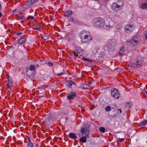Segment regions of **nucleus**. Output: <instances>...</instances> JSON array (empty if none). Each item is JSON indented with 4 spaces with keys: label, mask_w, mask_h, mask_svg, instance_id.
I'll use <instances>...</instances> for the list:
<instances>
[{
    "label": "nucleus",
    "mask_w": 147,
    "mask_h": 147,
    "mask_svg": "<svg viewBox=\"0 0 147 147\" xmlns=\"http://www.w3.org/2000/svg\"><path fill=\"white\" fill-rule=\"evenodd\" d=\"M80 36L82 42L84 43L88 42L92 39L90 33L84 30L82 31L80 33Z\"/></svg>",
    "instance_id": "nucleus-1"
},
{
    "label": "nucleus",
    "mask_w": 147,
    "mask_h": 147,
    "mask_svg": "<svg viewBox=\"0 0 147 147\" xmlns=\"http://www.w3.org/2000/svg\"><path fill=\"white\" fill-rule=\"evenodd\" d=\"M94 25L97 28L102 27L105 24V20L101 18H94L93 21Z\"/></svg>",
    "instance_id": "nucleus-2"
},
{
    "label": "nucleus",
    "mask_w": 147,
    "mask_h": 147,
    "mask_svg": "<svg viewBox=\"0 0 147 147\" xmlns=\"http://www.w3.org/2000/svg\"><path fill=\"white\" fill-rule=\"evenodd\" d=\"M84 126V127L81 128V129L82 136H88V135L90 134V125L87 123H85Z\"/></svg>",
    "instance_id": "nucleus-3"
},
{
    "label": "nucleus",
    "mask_w": 147,
    "mask_h": 147,
    "mask_svg": "<svg viewBox=\"0 0 147 147\" xmlns=\"http://www.w3.org/2000/svg\"><path fill=\"white\" fill-rule=\"evenodd\" d=\"M116 44V42L114 40H109L108 42L107 47L108 51H113L114 50V47Z\"/></svg>",
    "instance_id": "nucleus-4"
},
{
    "label": "nucleus",
    "mask_w": 147,
    "mask_h": 147,
    "mask_svg": "<svg viewBox=\"0 0 147 147\" xmlns=\"http://www.w3.org/2000/svg\"><path fill=\"white\" fill-rule=\"evenodd\" d=\"M112 96L116 99H118L120 96V93L118 90L116 89H113L111 91Z\"/></svg>",
    "instance_id": "nucleus-5"
},
{
    "label": "nucleus",
    "mask_w": 147,
    "mask_h": 147,
    "mask_svg": "<svg viewBox=\"0 0 147 147\" xmlns=\"http://www.w3.org/2000/svg\"><path fill=\"white\" fill-rule=\"evenodd\" d=\"M26 73L27 76L30 79L32 80H34L35 74H33V71L28 69H27V70Z\"/></svg>",
    "instance_id": "nucleus-6"
},
{
    "label": "nucleus",
    "mask_w": 147,
    "mask_h": 147,
    "mask_svg": "<svg viewBox=\"0 0 147 147\" xmlns=\"http://www.w3.org/2000/svg\"><path fill=\"white\" fill-rule=\"evenodd\" d=\"M125 29L127 33H130L132 31V26L131 25L127 24L125 26Z\"/></svg>",
    "instance_id": "nucleus-7"
},
{
    "label": "nucleus",
    "mask_w": 147,
    "mask_h": 147,
    "mask_svg": "<svg viewBox=\"0 0 147 147\" xmlns=\"http://www.w3.org/2000/svg\"><path fill=\"white\" fill-rule=\"evenodd\" d=\"M13 82H7V90L9 92L11 90V88L13 87Z\"/></svg>",
    "instance_id": "nucleus-8"
},
{
    "label": "nucleus",
    "mask_w": 147,
    "mask_h": 147,
    "mask_svg": "<svg viewBox=\"0 0 147 147\" xmlns=\"http://www.w3.org/2000/svg\"><path fill=\"white\" fill-rule=\"evenodd\" d=\"M76 92H71L70 93V94L69 96H67V99L68 100H71L74 99V97L76 96Z\"/></svg>",
    "instance_id": "nucleus-9"
},
{
    "label": "nucleus",
    "mask_w": 147,
    "mask_h": 147,
    "mask_svg": "<svg viewBox=\"0 0 147 147\" xmlns=\"http://www.w3.org/2000/svg\"><path fill=\"white\" fill-rule=\"evenodd\" d=\"M36 67L35 65H31L30 67L27 69L31 70L33 71V74H34L35 73V69H36Z\"/></svg>",
    "instance_id": "nucleus-10"
},
{
    "label": "nucleus",
    "mask_w": 147,
    "mask_h": 147,
    "mask_svg": "<svg viewBox=\"0 0 147 147\" xmlns=\"http://www.w3.org/2000/svg\"><path fill=\"white\" fill-rule=\"evenodd\" d=\"M73 14V12L72 11L69 10L66 11L64 15L65 17H69L71 16Z\"/></svg>",
    "instance_id": "nucleus-11"
},
{
    "label": "nucleus",
    "mask_w": 147,
    "mask_h": 147,
    "mask_svg": "<svg viewBox=\"0 0 147 147\" xmlns=\"http://www.w3.org/2000/svg\"><path fill=\"white\" fill-rule=\"evenodd\" d=\"M83 136V137H81L80 139V140L82 142H86V138H88V136Z\"/></svg>",
    "instance_id": "nucleus-12"
},
{
    "label": "nucleus",
    "mask_w": 147,
    "mask_h": 147,
    "mask_svg": "<svg viewBox=\"0 0 147 147\" xmlns=\"http://www.w3.org/2000/svg\"><path fill=\"white\" fill-rule=\"evenodd\" d=\"M69 136L70 138L73 140H75L77 138L76 136L73 133H70L69 135Z\"/></svg>",
    "instance_id": "nucleus-13"
},
{
    "label": "nucleus",
    "mask_w": 147,
    "mask_h": 147,
    "mask_svg": "<svg viewBox=\"0 0 147 147\" xmlns=\"http://www.w3.org/2000/svg\"><path fill=\"white\" fill-rule=\"evenodd\" d=\"M38 0H28L26 3L27 5H30L33 4L34 2H37Z\"/></svg>",
    "instance_id": "nucleus-14"
},
{
    "label": "nucleus",
    "mask_w": 147,
    "mask_h": 147,
    "mask_svg": "<svg viewBox=\"0 0 147 147\" xmlns=\"http://www.w3.org/2000/svg\"><path fill=\"white\" fill-rule=\"evenodd\" d=\"M125 48L124 47H122L120 49V52L119 53V55H124L125 54Z\"/></svg>",
    "instance_id": "nucleus-15"
},
{
    "label": "nucleus",
    "mask_w": 147,
    "mask_h": 147,
    "mask_svg": "<svg viewBox=\"0 0 147 147\" xmlns=\"http://www.w3.org/2000/svg\"><path fill=\"white\" fill-rule=\"evenodd\" d=\"M82 50L81 49H76V51H74L73 52V53L74 54V56L76 57H77L78 56V52L79 53L81 52Z\"/></svg>",
    "instance_id": "nucleus-16"
},
{
    "label": "nucleus",
    "mask_w": 147,
    "mask_h": 147,
    "mask_svg": "<svg viewBox=\"0 0 147 147\" xmlns=\"http://www.w3.org/2000/svg\"><path fill=\"white\" fill-rule=\"evenodd\" d=\"M27 145V147H33V144L31 142L30 138L28 139Z\"/></svg>",
    "instance_id": "nucleus-17"
},
{
    "label": "nucleus",
    "mask_w": 147,
    "mask_h": 147,
    "mask_svg": "<svg viewBox=\"0 0 147 147\" xmlns=\"http://www.w3.org/2000/svg\"><path fill=\"white\" fill-rule=\"evenodd\" d=\"M147 124V120H144L143 121L140 122L139 124V126H144Z\"/></svg>",
    "instance_id": "nucleus-18"
},
{
    "label": "nucleus",
    "mask_w": 147,
    "mask_h": 147,
    "mask_svg": "<svg viewBox=\"0 0 147 147\" xmlns=\"http://www.w3.org/2000/svg\"><path fill=\"white\" fill-rule=\"evenodd\" d=\"M147 124V120H144L143 121L140 122L139 124V126H144Z\"/></svg>",
    "instance_id": "nucleus-19"
},
{
    "label": "nucleus",
    "mask_w": 147,
    "mask_h": 147,
    "mask_svg": "<svg viewBox=\"0 0 147 147\" xmlns=\"http://www.w3.org/2000/svg\"><path fill=\"white\" fill-rule=\"evenodd\" d=\"M147 124V120H144L143 121L140 122L139 124V126H144Z\"/></svg>",
    "instance_id": "nucleus-20"
},
{
    "label": "nucleus",
    "mask_w": 147,
    "mask_h": 147,
    "mask_svg": "<svg viewBox=\"0 0 147 147\" xmlns=\"http://www.w3.org/2000/svg\"><path fill=\"white\" fill-rule=\"evenodd\" d=\"M26 39L24 38H22L20 39L18 42V43L20 44H23L25 42Z\"/></svg>",
    "instance_id": "nucleus-21"
},
{
    "label": "nucleus",
    "mask_w": 147,
    "mask_h": 147,
    "mask_svg": "<svg viewBox=\"0 0 147 147\" xmlns=\"http://www.w3.org/2000/svg\"><path fill=\"white\" fill-rule=\"evenodd\" d=\"M141 8L142 9H145L147 8V3H145L142 4L141 6Z\"/></svg>",
    "instance_id": "nucleus-22"
},
{
    "label": "nucleus",
    "mask_w": 147,
    "mask_h": 147,
    "mask_svg": "<svg viewBox=\"0 0 147 147\" xmlns=\"http://www.w3.org/2000/svg\"><path fill=\"white\" fill-rule=\"evenodd\" d=\"M134 42L135 43V44H136L138 43L137 40L135 39L134 38H133L130 41V43H133Z\"/></svg>",
    "instance_id": "nucleus-23"
},
{
    "label": "nucleus",
    "mask_w": 147,
    "mask_h": 147,
    "mask_svg": "<svg viewBox=\"0 0 147 147\" xmlns=\"http://www.w3.org/2000/svg\"><path fill=\"white\" fill-rule=\"evenodd\" d=\"M132 105V103L131 102H127L125 105V107L127 108H130Z\"/></svg>",
    "instance_id": "nucleus-24"
},
{
    "label": "nucleus",
    "mask_w": 147,
    "mask_h": 147,
    "mask_svg": "<svg viewBox=\"0 0 147 147\" xmlns=\"http://www.w3.org/2000/svg\"><path fill=\"white\" fill-rule=\"evenodd\" d=\"M106 28L107 29H109L110 28H112L113 27V24H111V23H109L108 25H106Z\"/></svg>",
    "instance_id": "nucleus-25"
},
{
    "label": "nucleus",
    "mask_w": 147,
    "mask_h": 147,
    "mask_svg": "<svg viewBox=\"0 0 147 147\" xmlns=\"http://www.w3.org/2000/svg\"><path fill=\"white\" fill-rule=\"evenodd\" d=\"M33 26V28L35 30H39L40 29V27L38 24L35 25Z\"/></svg>",
    "instance_id": "nucleus-26"
},
{
    "label": "nucleus",
    "mask_w": 147,
    "mask_h": 147,
    "mask_svg": "<svg viewBox=\"0 0 147 147\" xmlns=\"http://www.w3.org/2000/svg\"><path fill=\"white\" fill-rule=\"evenodd\" d=\"M26 18L28 20V21H32L33 20H34V19H35V18L32 16H29L27 17Z\"/></svg>",
    "instance_id": "nucleus-27"
},
{
    "label": "nucleus",
    "mask_w": 147,
    "mask_h": 147,
    "mask_svg": "<svg viewBox=\"0 0 147 147\" xmlns=\"http://www.w3.org/2000/svg\"><path fill=\"white\" fill-rule=\"evenodd\" d=\"M90 88V86L86 84H84L82 86V88L84 89H88Z\"/></svg>",
    "instance_id": "nucleus-28"
},
{
    "label": "nucleus",
    "mask_w": 147,
    "mask_h": 147,
    "mask_svg": "<svg viewBox=\"0 0 147 147\" xmlns=\"http://www.w3.org/2000/svg\"><path fill=\"white\" fill-rule=\"evenodd\" d=\"M105 110L106 111L109 112L111 110V107L109 106H107L106 107Z\"/></svg>",
    "instance_id": "nucleus-29"
},
{
    "label": "nucleus",
    "mask_w": 147,
    "mask_h": 147,
    "mask_svg": "<svg viewBox=\"0 0 147 147\" xmlns=\"http://www.w3.org/2000/svg\"><path fill=\"white\" fill-rule=\"evenodd\" d=\"M130 66L132 67H134L135 68H137L136 64L134 63H131L130 64Z\"/></svg>",
    "instance_id": "nucleus-30"
},
{
    "label": "nucleus",
    "mask_w": 147,
    "mask_h": 147,
    "mask_svg": "<svg viewBox=\"0 0 147 147\" xmlns=\"http://www.w3.org/2000/svg\"><path fill=\"white\" fill-rule=\"evenodd\" d=\"M136 66L137 67H139L142 66V63L141 62H139L138 60L137 61V62L136 63Z\"/></svg>",
    "instance_id": "nucleus-31"
},
{
    "label": "nucleus",
    "mask_w": 147,
    "mask_h": 147,
    "mask_svg": "<svg viewBox=\"0 0 147 147\" xmlns=\"http://www.w3.org/2000/svg\"><path fill=\"white\" fill-rule=\"evenodd\" d=\"M99 129L100 131L102 133H104L105 131V129L104 127H100Z\"/></svg>",
    "instance_id": "nucleus-32"
},
{
    "label": "nucleus",
    "mask_w": 147,
    "mask_h": 147,
    "mask_svg": "<svg viewBox=\"0 0 147 147\" xmlns=\"http://www.w3.org/2000/svg\"><path fill=\"white\" fill-rule=\"evenodd\" d=\"M122 28V27L121 25H117V30H119L121 29Z\"/></svg>",
    "instance_id": "nucleus-33"
},
{
    "label": "nucleus",
    "mask_w": 147,
    "mask_h": 147,
    "mask_svg": "<svg viewBox=\"0 0 147 147\" xmlns=\"http://www.w3.org/2000/svg\"><path fill=\"white\" fill-rule=\"evenodd\" d=\"M83 59L85 61H88L89 62H92V59H88L87 58H83Z\"/></svg>",
    "instance_id": "nucleus-34"
},
{
    "label": "nucleus",
    "mask_w": 147,
    "mask_h": 147,
    "mask_svg": "<svg viewBox=\"0 0 147 147\" xmlns=\"http://www.w3.org/2000/svg\"><path fill=\"white\" fill-rule=\"evenodd\" d=\"M49 38V36L48 35H44L43 37L42 38L45 40H47Z\"/></svg>",
    "instance_id": "nucleus-35"
},
{
    "label": "nucleus",
    "mask_w": 147,
    "mask_h": 147,
    "mask_svg": "<svg viewBox=\"0 0 147 147\" xmlns=\"http://www.w3.org/2000/svg\"><path fill=\"white\" fill-rule=\"evenodd\" d=\"M18 18L20 20H23V19H25L24 16L22 15L21 16H18Z\"/></svg>",
    "instance_id": "nucleus-36"
},
{
    "label": "nucleus",
    "mask_w": 147,
    "mask_h": 147,
    "mask_svg": "<svg viewBox=\"0 0 147 147\" xmlns=\"http://www.w3.org/2000/svg\"><path fill=\"white\" fill-rule=\"evenodd\" d=\"M40 92H45V89L44 88H40Z\"/></svg>",
    "instance_id": "nucleus-37"
},
{
    "label": "nucleus",
    "mask_w": 147,
    "mask_h": 147,
    "mask_svg": "<svg viewBox=\"0 0 147 147\" xmlns=\"http://www.w3.org/2000/svg\"><path fill=\"white\" fill-rule=\"evenodd\" d=\"M48 65L50 67H52L53 66V64L51 62H49L47 63Z\"/></svg>",
    "instance_id": "nucleus-38"
},
{
    "label": "nucleus",
    "mask_w": 147,
    "mask_h": 147,
    "mask_svg": "<svg viewBox=\"0 0 147 147\" xmlns=\"http://www.w3.org/2000/svg\"><path fill=\"white\" fill-rule=\"evenodd\" d=\"M69 21H70L72 22H74V21L73 17H71L69 18Z\"/></svg>",
    "instance_id": "nucleus-39"
},
{
    "label": "nucleus",
    "mask_w": 147,
    "mask_h": 147,
    "mask_svg": "<svg viewBox=\"0 0 147 147\" xmlns=\"http://www.w3.org/2000/svg\"><path fill=\"white\" fill-rule=\"evenodd\" d=\"M13 82V80H12V78L10 77H8V81L7 82Z\"/></svg>",
    "instance_id": "nucleus-40"
},
{
    "label": "nucleus",
    "mask_w": 147,
    "mask_h": 147,
    "mask_svg": "<svg viewBox=\"0 0 147 147\" xmlns=\"http://www.w3.org/2000/svg\"><path fill=\"white\" fill-rule=\"evenodd\" d=\"M74 83V82H73L72 81H71L69 82V86H71L72 85V84H73V83Z\"/></svg>",
    "instance_id": "nucleus-41"
},
{
    "label": "nucleus",
    "mask_w": 147,
    "mask_h": 147,
    "mask_svg": "<svg viewBox=\"0 0 147 147\" xmlns=\"http://www.w3.org/2000/svg\"><path fill=\"white\" fill-rule=\"evenodd\" d=\"M122 6V5H121V6L119 5L116 4L115 5V7L116 8H119L120 7H121Z\"/></svg>",
    "instance_id": "nucleus-42"
},
{
    "label": "nucleus",
    "mask_w": 147,
    "mask_h": 147,
    "mask_svg": "<svg viewBox=\"0 0 147 147\" xmlns=\"http://www.w3.org/2000/svg\"><path fill=\"white\" fill-rule=\"evenodd\" d=\"M63 74H64V73H63V72H62V73H60L58 74L57 75L58 76H61V75H63Z\"/></svg>",
    "instance_id": "nucleus-43"
},
{
    "label": "nucleus",
    "mask_w": 147,
    "mask_h": 147,
    "mask_svg": "<svg viewBox=\"0 0 147 147\" xmlns=\"http://www.w3.org/2000/svg\"><path fill=\"white\" fill-rule=\"evenodd\" d=\"M119 141L120 142H122L124 140V139L122 138H121V139H119Z\"/></svg>",
    "instance_id": "nucleus-44"
},
{
    "label": "nucleus",
    "mask_w": 147,
    "mask_h": 147,
    "mask_svg": "<svg viewBox=\"0 0 147 147\" xmlns=\"http://www.w3.org/2000/svg\"><path fill=\"white\" fill-rule=\"evenodd\" d=\"M22 33L20 32H19L17 33V34L18 36H20L21 34Z\"/></svg>",
    "instance_id": "nucleus-45"
},
{
    "label": "nucleus",
    "mask_w": 147,
    "mask_h": 147,
    "mask_svg": "<svg viewBox=\"0 0 147 147\" xmlns=\"http://www.w3.org/2000/svg\"><path fill=\"white\" fill-rule=\"evenodd\" d=\"M35 147H39V146L38 144H37V143H36V145H35Z\"/></svg>",
    "instance_id": "nucleus-46"
},
{
    "label": "nucleus",
    "mask_w": 147,
    "mask_h": 147,
    "mask_svg": "<svg viewBox=\"0 0 147 147\" xmlns=\"http://www.w3.org/2000/svg\"><path fill=\"white\" fill-rule=\"evenodd\" d=\"M7 94H8V95H10L11 93H10V91L9 92H8L7 91Z\"/></svg>",
    "instance_id": "nucleus-47"
},
{
    "label": "nucleus",
    "mask_w": 147,
    "mask_h": 147,
    "mask_svg": "<svg viewBox=\"0 0 147 147\" xmlns=\"http://www.w3.org/2000/svg\"><path fill=\"white\" fill-rule=\"evenodd\" d=\"M118 111H119L120 112V113H121L122 112L121 110L120 109H118Z\"/></svg>",
    "instance_id": "nucleus-48"
},
{
    "label": "nucleus",
    "mask_w": 147,
    "mask_h": 147,
    "mask_svg": "<svg viewBox=\"0 0 147 147\" xmlns=\"http://www.w3.org/2000/svg\"><path fill=\"white\" fill-rule=\"evenodd\" d=\"M145 37L146 39H147V34H145Z\"/></svg>",
    "instance_id": "nucleus-49"
},
{
    "label": "nucleus",
    "mask_w": 147,
    "mask_h": 147,
    "mask_svg": "<svg viewBox=\"0 0 147 147\" xmlns=\"http://www.w3.org/2000/svg\"><path fill=\"white\" fill-rule=\"evenodd\" d=\"M88 83L89 85V86L90 85H91V84H92V82H89Z\"/></svg>",
    "instance_id": "nucleus-50"
},
{
    "label": "nucleus",
    "mask_w": 147,
    "mask_h": 147,
    "mask_svg": "<svg viewBox=\"0 0 147 147\" xmlns=\"http://www.w3.org/2000/svg\"><path fill=\"white\" fill-rule=\"evenodd\" d=\"M2 15V14L1 12H0V18H1Z\"/></svg>",
    "instance_id": "nucleus-51"
},
{
    "label": "nucleus",
    "mask_w": 147,
    "mask_h": 147,
    "mask_svg": "<svg viewBox=\"0 0 147 147\" xmlns=\"http://www.w3.org/2000/svg\"><path fill=\"white\" fill-rule=\"evenodd\" d=\"M82 112L83 113L85 111L84 109H82Z\"/></svg>",
    "instance_id": "nucleus-52"
},
{
    "label": "nucleus",
    "mask_w": 147,
    "mask_h": 147,
    "mask_svg": "<svg viewBox=\"0 0 147 147\" xmlns=\"http://www.w3.org/2000/svg\"><path fill=\"white\" fill-rule=\"evenodd\" d=\"M16 10H17L16 9H14V10H13V12H14L16 11Z\"/></svg>",
    "instance_id": "nucleus-53"
},
{
    "label": "nucleus",
    "mask_w": 147,
    "mask_h": 147,
    "mask_svg": "<svg viewBox=\"0 0 147 147\" xmlns=\"http://www.w3.org/2000/svg\"><path fill=\"white\" fill-rule=\"evenodd\" d=\"M111 109H115V108L114 107H111Z\"/></svg>",
    "instance_id": "nucleus-54"
},
{
    "label": "nucleus",
    "mask_w": 147,
    "mask_h": 147,
    "mask_svg": "<svg viewBox=\"0 0 147 147\" xmlns=\"http://www.w3.org/2000/svg\"><path fill=\"white\" fill-rule=\"evenodd\" d=\"M79 135L80 137H81V136H81V134H79Z\"/></svg>",
    "instance_id": "nucleus-55"
},
{
    "label": "nucleus",
    "mask_w": 147,
    "mask_h": 147,
    "mask_svg": "<svg viewBox=\"0 0 147 147\" xmlns=\"http://www.w3.org/2000/svg\"><path fill=\"white\" fill-rule=\"evenodd\" d=\"M116 106V104H115V106Z\"/></svg>",
    "instance_id": "nucleus-56"
},
{
    "label": "nucleus",
    "mask_w": 147,
    "mask_h": 147,
    "mask_svg": "<svg viewBox=\"0 0 147 147\" xmlns=\"http://www.w3.org/2000/svg\"><path fill=\"white\" fill-rule=\"evenodd\" d=\"M67 117H66V120H67Z\"/></svg>",
    "instance_id": "nucleus-57"
}]
</instances>
